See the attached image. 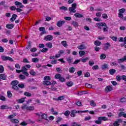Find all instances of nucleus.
I'll use <instances>...</instances> for the list:
<instances>
[{"label":"nucleus","mask_w":126,"mask_h":126,"mask_svg":"<svg viewBox=\"0 0 126 126\" xmlns=\"http://www.w3.org/2000/svg\"><path fill=\"white\" fill-rule=\"evenodd\" d=\"M19 84V82L17 80H14L11 82V85H12V88L13 90L16 91H19V88L17 85Z\"/></svg>","instance_id":"nucleus-1"},{"label":"nucleus","mask_w":126,"mask_h":126,"mask_svg":"<svg viewBox=\"0 0 126 126\" xmlns=\"http://www.w3.org/2000/svg\"><path fill=\"white\" fill-rule=\"evenodd\" d=\"M76 6H77V4L76 3L72 4L71 7H69V11L75 13L76 12Z\"/></svg>","instance_id":"nucleus-2"},{"label":"nucleus","mask_w":126,"mask_h":126,"mask_svg":"<svg viewBox=\"0 0 126 126\" xmlns=\"http://www.w3.org/2000/svg\"><path fill=\"white\" fill-rule=\"evenodd\" d=\"M1 58L2 60L4 61H9V62H13L14 61L12 58L9 56H2Z\"/></svg>","instance_id":"nucleus-3"},{"label":"nucleus","mask_w":126,"mask_h":126,"mask_svg":"<svg viewBox=\"0 0 126 126\" xmlns=\"http://www.w3.org/2000/svg\"><path fill=\"white\" fill-rule=\"evenodd\" d=\"M64 23H65V21L60 20L57 22L56 25L58 26V27L61 28L64 24Z\"/></svg>","instance_id":"nucleus-4"},{"label":"nucleus","mask_w":126,"mask_h":126,"mask_svg":"<svg viewBox=\"0 0 126 126\" xmlns=\"http://www.w3.org/2000/svg\"><path fill=\"white\" fill-rule=\"evenodd\" d=\"M105 92H111V91H113V86L109 85L106 86L105 88Z\"/></svg>","instance_id":"nucleus-5"},{"label":"nucleus","mask_w":126,"mask_h":126,"mask_svg":"<svg viewBox=\"0 0 126 126\" xmlns=\"http://www.w3.org/2000/svg\"><path fill=\"white\" fill-rule=\"evenodd\" d=\"M52 40H53V35H47L44 37V41H52Z\"/></svg>","instance_id":"nucleus-6"},{"label":"nucleus","mask_w":126,"mask_h":126,"mask_svg":"<svg viewBox=\"0 0 126 126\" xmlns=\"http://www.w3.org/2000/svg\"><path fill=\"white\" fill-rule=\"evenodd\" d=\"M104 46L103 47V50L104 51H107V50H109V48L111 47V44L109 42H107L106 43H104Z\"/></svg>","instance_id":"nucleus-7"},{"label":"nucleus","mask_w":126,"mask_h":126,"mask_svg":"<svg viewBox=\"0 0 126 126\" xmlns=\"http://www.w3.org/2000/svg\"><path fill=\"white\" fill-rule=\"evenodd\" d=\"M96 26L98 27V29H101V27L106 26V23H97Z\"/></svg>","instance_id":"nucleus-8"},{"label":"nucleus","mask_w":126,"mask_h":126,"mask_svg":"<svg viewBox=\"0 0 126 126\" xmlns=\"http://www.w3.org/2000/svg\"><path fill=\"white\" fill-rule=\"evenodd\" d=\"M1 110H7V109H11V107H8L7 104L2 105L0 106Z\"/></svg>","instance_id":"nucleus-9"},{"label":"nucleus","mask_w":126,"mask_h":126,"mask_svg":"<svg viewBox=\"0 0 126 126\" xmlns=\"http://www.w3.org/2000/svg\"><path fill=\"white\" fill-rule=\"evenodd\" d=\"M6 78H7V76L5 75V74H0V80L1 79L2 80H6Z\"/></svg>","instance_id":"nucleus-10"},{"label":"nucleus","mask_w":126,"mask_h":126,"mask_svg":"<svg viewBox=\"0 0 126 126\" xmlns=\"http://www.w3.org/2000/svg\"><path fill=\"white\" fill-rule=\"evenodd\" d=\"M15 4L16 5H20L19 7V8H23V7H24V5L22 4V3L19 2L18 1H16L15 2Z\"/></svg>","instance_id":"nucleus-11"},{"label":"nucleus","mask_w":126,"mask_h":126,"mask_svg":"<svg viewBox=\"0 0 126 126\" xmlns=\"http://www.w3.org/2000/svg\"><path fill=\"white\" fill-rule=\"evenodd\" d=\"M16 17H17V15H16L15 14H13L12 15L11 18L10 19V21H11V22H14L15 19H16Z\"/></svg>","instance_id":"nucleus-12"},{"label":"nucleus","mask_w":126,"mask_h":126,"mask_svg":"<svg viewBox=\"0 0 126 126\" xmlns=\"http://www.w3.org/2000/svg\"><path fill=\"white\" fill-rule=\"evenodd\" d=\"M124 62H126V55L124 56L123 58L118 59L119 63H124Z\"/></svg>","instance_id":"nucleus-13"},{"label":"nucleus","mask_w":126,"mask_h":126,"mask_svg":"<svg viewBox=\"0 0 126 126\" xmlns=\"http://www.w3.org/2000/svg\"><path fill=\"white\" fill-rule=\"evenodd\" d=\"M98 120H99L100 122H102V121L106 122V121H108V118L105 117H98Z\"/></svg>","instance_id":"nucleus-14"},{"label":"nucleus","mask_w":126,"mask_h":126,"mask_svg":"<svg viewBox=\"0 0 126 126\" xmlns=\"http://www.w3.org/2000/svg\"><path fill=\"white\" fill-rule=\"evenodd\" d=\"M66 61L69 63V64H71L73 63V58H70V57L66 58Z\"/></svg>","instance_id":"nucleus-15"},{"label":"nucleus","mask_w":126,"mask_h":126,"mask_svg":"<svg viewBox=\"0 0 126 126\" xmlns=\"http://www.w3.org/2000/svg\"><path fill=\"white\" fill-rule=\"evenodd\" d=\"M118 117H123L124 118H126V113H125L124 111H121L118 114Z\"/></svg>","instance_id":"nucleus-16"},{"label":"nucleus","mask_w":126,"mask_h":126,"mask_svg":"<svg viewBox=\"0 0 126 126\" xmlns=\"http://www.w3.org/2000/svg\"><path fill=\"white\" fill-rule=\"evenodd\" d=\"M14 27V25L13 24H7L6 25V28L7 29H12Z\"/></svg>","instance_id":"nucleus-17"},{"label":"nucleus","mask_w":126,"mask_h":126,"mask_svg":"<svg viewBox=\"0 0 126 126\" xmlns=\"http://www.w3.org/2000/svg\"><path fill=\"white\" fill-rule=\"evenodd\" d=\"M43 85L48 86L49 85H52V83L49 81H43Z\"/></svg>","instance_id":"nucleus-18"},{"label":"nucleus","mask_w":126,"mask_h":126,"mask_svg":"<svg viewBox=\"0 0 126 126\" xmlns=\"http://www.w3.org/2000/svg\"><path fill=\"white\" fill-rule=\"evenodd\" d=\"M75 70L76 69L74 68V67H70L69 68V72H70V73H74Z\"/></svg>","instance_id":"nucleus-19"},{"label":"nucleus","mask_w":126,"mask_h":126,"mask_svg":"<svg viewBox=\"0 0 126 126\" xmlns=\"http://www.w3.org/2000/svg\"><path fill=\"white\" fill-rule=\"evenodd\" d=\"M74 15L77 18H81L83 17V15H82L81 14H79L78 13H75Z\"/></svg>","instance_id":"nucleus-20"},{"label":"nucleus","mask_w":126,"mask_h":126,"mask_svg":"<svg viewBox=\"0 0 126 126\" xmlns=\"http://www.w3.org/2000/svg\"><path fill=\"white\" fill-rule=\"evenodd\" d=\"M70 113H71V114H70L71 117L74 118V117H75V114H76V113H77V111H76L75 110H71Z\"/></svg>","instance_id":"nucleus-21"},{"label":"nucleus","mask_w":126,"mask_h":126,"mask_svg":"<svg viewBox=\"0 0 126 126\" xmlns=\"http://www.w3.org/2000/svg\"><path fill=\"white\" fill-rule=\"evenodd\" d=\"M24 99H25V98L19 99H17V101L19 104H22V103H24V102H25V100Z\"/></svg>","instance_id":"nucleus-22"},{"label":"nucleus","mask_w":126,"mask_h":126,"mask_svg":"<svg viewBox=\"0 0 126 126\" xmlns=\"http://www.w3.org/2000/svg\"><path fill=\"white\" fill-rule=\"evenodd\" d=\"M45 46L47 47V48H49V49H51V48H53V44H52L51 42H48L45 44Z\"/></svg>","instance_id":"nucleus-23"},{"label":"nucleus","mask_w":126,"mask_h":126,"mask_svg":"<svg viewBox=\"0 0 126 126\" xmlns=\"http://www.w3.org/2000/svg\"><path fill=\"white\" fill-rule=\"evenodd\" d=\"M121 122H122V120H119L118 121H116L113 123V126H120V124H119V123H121Z\"/></svg>","instance_id":"nucleus-24"},{"label":"nucleus","mask_w":126,"mask_h":126,"mask_svg":"<svg viewBox=\"0 0 126 126\" xmlns=\"http://www.w3.org/2000/svg\"><path fill=\"white\" fill-rule=\"evenodd\" d=\"M41 117V119L48 121V119H47L48 117H47V114H45V113L42 114Z\"/></svg>","instance_id":"nucleus-25"},{"label":"nucleus","mask_w":126,"mask_h":126,"mask_svg":"<svg viewBox=\"0 0 126 126\" xmlns=\"http://www.w3.org/2000/svg\"><path fill=\"white\" fill-rule=\"evenodd\" d=\"M71 25L73 26L75 28L78 27V23L76 21H73L71 23Z\"/></svg>","instance_id":"nucleus-26"},{"label":"nucleus","mask_w":126,"mask_h":126,"mask_svg":"<svg viewBox=\"0 0 126 126\" xmlns=\"http://www.w3.org/2000/svg\"><path fill=\"white\" fill-rule=\"evenodd\" d=\"M109 73L111 75H114L115 73H116V69H111L109 70Z\"/></svg>","instance_id":"nucleus-27"},{"label":"nucleus","mask_w":126,"mask_h":126,"mask_svg":"<svg viewBox=\"0 0 126 126\" xmlns=\"http://www.w3.org/2000/svg\"><path fill=\"white\" fill-rule=\"evenodd\" d=\"M10 122L13 124H18L19 123V121L16 119H11Z\"/></svg>","instance_id":"nucleus-28"},{"label":"nucleus","mask_w":126,"mask_h":126,"mask_svg":"<svg viewBox=\"0 0 126 126\" xmlns=\"http://www.w3.org/2000/svg\"><path fill=\"white\" fill-rule=\"evenodd\" d=\"M106 56L105 54H101L100 56H99V59L100 60H105L106 58Z\"/></svg>","instance_id":"nucleus-29"},{"label":"nucleus","mask_w":126,"mask_h":126,"mask_svg":"<svg viewBox=\"0 0 126 126\" xmlns=\"http://www.w3.org/2000/svg\"><path fill=\"white\" fill-rule=\"evenodd\" d=\"M66 85H67L68 87H71V86L73 85V83L72 81L67 82L66 83Z\"/></svg>","instance_id":"nucleus-30"},{"label":"nucleus","mask_w":126,"mask_h":126,"mask_svg":"<svg viewBox=\"0 0 126 126\" xmlns=\"http://www.w3.org/2000/svg\"><path fill=\"white\" fill-rule=\"evenodd\" d=\"M101 44H102V43L99 40H95L94 42V44L95 45V46H100Z\"/></svg>","instance_id":"nucleus-31"},{"label":"nucleus","mask_w":126,"mask_h":126,"mask_svg":"<svg viewBox=\"0 0 126 126\" xmlns=\"http://www.w3.org/2000/svg\"><path fill=\"white\" fill-rule=\"evenodd\" d=\"M22 110H27L28 109V105L25 104H23L22 106Z\"/></svg>","instance_id":"nucleus-32"},{"label":"nucleus","mask_w":126,"mask_h":126,"mask_svg":"<svg viewBox=\"0 0 126 126\" xmlns=\"http://www.w3.org/2000/svg\"><path fill=\"white\" fill-rule=\"evenodd\" d=\"M30 74H31V75H32V76H35V75H36V72L34 71V69H32L30 71Z\"/></svg>","instance_id":"nucleus-33"},{"label":"nucleus","mask_w":126,"mask_h":126,"mask_svg":"<svg viewBox=\"0 0 126 126\" xmlns=\"http://www.w3.org/2000/svg\"><path fill=\"white\" fill-rule=\"evenodd\" d=\"M110 38V39H112V40H113V41L114 42H117V41H118V37L117 36H113L111 35Z\"/></svg>","instance_id":"nucleus-34"},{"label":"nucleus","mask_w":126,"mask_h":126,"mask_svg":"<svg viewBox=\"0 0 126 126\" xmlns=\"http://www.w3.org/2000/svg\"><path fill=\"white\" fill-rule=\"evenodd\" d=\"M24 95H25V96H27V97H31L32 96V94L29 93L28 92H25L24 93Z\"/></svg>","instance_id":"nucleus-35"},{"label":"nucleus","mask_w":126,"mask_h":126,"mask_svg":"<svg viewBox=\"0 0 126 126\" xmlns=\"http://www.w3.org/2000/svg\"><path fill=\"white\" fill-rule=\"evenodd\" d=\"M18 87L19 88H22V89H23L24 88H25V85H24V84L21 83L18 85Z\"/></svg>","instance_id":"nucleus-36"},{"label":"nucleus","mask_w":126,"mask_h":126,"mask_svg":"<svg viewBox=\"0 0 126 126\" xmlns=\"http://www.w3.org/2000/svg\"><path fill=\"white\" fill-rule=\"evenodd\" d=\"M109 65H108V64L107 63H104V64H103L101 66V68L102 69L104 70V69H106V68H108Z\"/></svg>","instance_id":"nucleus-37"},{"label":"nucleus","mask_w":126,"mask_h":126,"mask_svg":"<svg viewBox=\"0 0 126 126\" xmlns=\"http://www.w3.org/2000/svg\"><path fill=\"white\" fill-rule=\"evenodd\" d=\"M0 100L4 102V101L6 100V98H5V97H4V96L0 94Z\"/></svg>","instance_id":"nucleus-38"},{"label":"nucleus","mask_w":126,"mask_h":126,"mask_svg":"<svg viewBox=\"0 0 126 126\" xmlns=\"http://www.w3.org/2000/svg\"><path fill=\"white\" fill-rule=\"evenodd\" d=\"M7 95L8 97V98H9L10 99V98L12 97V94L11 93V92L10 91H8L7 92Z\"/></svg>","instance_id":"nucleus-39"},{"label":"nucleus","mask_w":126,"mask_h":126,"mask_svg":"<svg viewBox=\"0 0 126 126\" xmlns=\"http://www.w3.org/2000/svg\"><path fill=\"white\" fill-rule=\"evenodd\" d=\"M79 54L80 55V57H83V56H84V55H85L86 53H85V51H80L79 52Z\"/></svg>","instance_id":"nucleus-40"},{"label":"nucleus","mask_w":126,"mask_h":126,"mask_svg":"<svg viewBox=\"0 0 126 126\" xmlns=\"http://www.w3.org/2000/svg\"><path fill=\"white\" fill-rule=\"evenodd\" d=\"M35 107L34 106H28L27 111H34Z\"/></svg>","instance_id":"nucleus-41"},{"label":"nucleus","mask_w":126,"mask_h":126,"mask_svg":"<svg viewBox=\"0 0 126 126\" xmlns=\"http://www.w3.org/2000/svg\"><path fill=\"white\" fill-rule=\"evenodd\" d=\"M109 30V28L107 26V24H106V26H104V28H103V32H107Z\"/></svg>","instance_id":"nucleus-42"},{"label":"nucleus","mask_w":126,"mask_h":126,"mask_svg":"<svg viewBox=\"0 0 126 126\" xmlns=\"http://www.w3.org/2000/svg\"><path fill=\"white\" fill-rule=\"evenodd\" d=\"M64 115V116H65V117H68V116L70 115V111H69V110H66V111H65Z\"/></svg>","instance_id":"nucleus-43"},{"label":"nucleus","mask_w":126,"mask_h":126,"mask_svg":"<svg viewBox=\"0 0 126 126\" xmlns=\"http://www.w3.org/2000/svg\"><path fill=\"white\" fill-rule=\"evenodd\" d=\"M119 13H125V12H126V9L122 8V9L119 10Z\"/></svg>","instance_id":"nucleus-44"},{"label":"nucleus","mask_w":126,"mask_h":126,"mask_svg":"<svg viewBox=\"0 0 126 126\" xmlns=\"http://www.w3.org/2000/svg\"><path fill=\"white\" fill-rule=\"evenodd\" d=\"M61 44L64 47H67V43H66V41L63 40L61 42Z\"/></svg>","instance_id":"nucleus-45"},{"label":"nucleus","mask_w":126,"mask_h":126,"mask_svg":"<svg viewBox=\"0 0 126 126\" xmlns=\"http://www.w3.org/2000/svg\"><path fill=\"white\" fill-rule=\"evenodd\" d=\"M25 78H26V77H25V76H24L22 74H20L19 75V79L21 80H24V79H25Z\"/></svg>","instance_id":"nucleus-46"},{"label":"nucleus","mask_w":126,"mask_h":126,"mask_svg":"<svg viewBox=\"0 0 126 126\" xmlns=\"http://www.w3.org/2000/svg\"><path fill=\"white\" fill-rule=\"evenodd\" d=\"M4 71V67L2 65H0V73H2Z\"/></svg>","instance_id":"nucleus-47"},{"label":"nucleus","mask_w":126,"mask_h":126,"mask_svg":"<svg viewBox=\"0 0 126 126\" xmlns=\"http://www.w3.org/2000/svg\"><path fill=\"white\" fill-rule=\"evenodd\" d=\"M90 105L92 107H95L96 106V103H95V101H94V100H92L90 101Z\"/></svg>","instance_id":"nucleus-48"},{"label":"nucleus","mask_w":126,"mask_h":126,"mask_svg":"<svg viewBox=\"0 0 126 126\" xmlns=\"http://www.w3.org/2000/svg\"><path fill=\"white\" fill-rule=\"evenodd\" d=\"M62 76L61 75V74H56L55 75V79H60V78H61V77Z\"/></svg>","instance_id":"nucleus-49"},{"label":"nucleus","mask_w":126,"mask_h":126,"mask_svg":"<svg viewBox=\"0 0 126 126\" xmlns=\"http://www.w3.org/2000/svg\"><path fill=\"white\" fill-rule=\"evenodd\" d=\"M85 86L87 87V88H92V84L89 83H86Z\"/></svg>","instance_id":"nucleus-50"},{"label":"nucleus","mask_w":126,"mask_h":126,"mask_svg":"<svg viewBox=\"0 0 126 126\" xmlns=\"http://www.w3.org/2000/svg\"><path fill=\"white\" fill-rule=\"evenodd\" d=\"M121 67L122 70V71H123V72H126V66H125V65H121Z\"/></svg>","instance_id":"nucleus-51"},{"label":"nucleus","mask_w":126,"mask_h":126,"mask_svg":"<svg viewBox=\"0 0 126 126\" xmlns=\"http://www.w3.org/2000/svg\"><path fill=\"white\" fill-rule=\"evenodd\" d=\"M32 63H38L39 62V59L37 58H32Z\"/></svg>","instance_id":"nucleus-52"},{"label":"nucleus","mask_w":126,"mask_h":126,"mask_svg":"<svg viewBox=\"0 0 126 126\" xmlns=\"http://www.w3.org/2000/svg\"><path fill=\"white\" fill-rule=\"evenodd\" d=\"M122 79H123L122 78V76H120V75L116 76L117 81H121Z\"/></svg>","instance_id":"nucleus-53"},{"label":"nucleus","mask_w":126,"mask_h":126,"mask_svg":"<svg viewBox=\"0 0 126 126\" xmlns=\"http://www.w3.org/2000/svg\"><path fill=\"white\" fill-rule=\"evenodd\" d=\"M64 95H62L58 97V101H62V100H64Z\"/></svg>","instance_id":"nucleus-54"},{"label":"nucleus","mask_w":126,"mask_h":126,"mask_svg":"<svg viewBox=\"0 0 126 126\" xmlns=\"http://www.w3.org/2000/svg\"><path fill=\"white\" fill-rule=\"evenodd\" d=\"M60 9L66 11V10H67V8L65 6H63L60 7Z\"/></svg>","instance_id":"nucleus-55"},{"label":"nucleus","mask_w":126,"mask_h":126,"mask_svg":"<svg viewBox=\"0 0 126 126\" xmlns=\"http://www.w3.org/2000/svg\"><path fill=\"white\" fill-rule=\"evenodd\" d=\"M20 125L22 126H26L28 125V124L26 123L25 121H23L20 124Z\"/></svg>","instance_id":"nucleus-56"},{"label":"nucleus","mask_w":126,"mask_h":126,"mask_svg":"<svg viewBox=\"0 0 126 126\" xmlns=\"http://www.w3.org/2000/svg\"><path fill=\"white\" fill-rule=\"evenodd\" d=\"M44 80H51V77L49 76H45L44 77Z\"/></svg>","instance_id":"nucleus-57"},{"label":"nucleus","mask_w":126,"mask_h":126,"mask_svg":"<svg viewBox=\"0 0 126 126\" xmlns=\"http://www.w3.org/2000/svg\"><path fill=\"white\" fill-rule=\"evenodd\" d=\"M89 58L88 57H86V58H83L81 59L82 63H86V61H88Z\"/></svg>","instance_id":"nucleus-58"},{"label":"nucleus","mask_w":126,"mask_h":126,"mask_svg":"<svg viewBox=\"0 0 126 126\" xmlns=\"http://www.w3.org/2000/svg\"><path fill=\"white\" fill-rule=\"evenodd\" d=\"M85 94H88V93H87V91H83L80 92V95H84Z\"/></svg>","instance_id":"nucleus-59"},{"label":"nucleus","mask_w":126,"mask_h":126,"mask_svg":"<svg viewBox=\"0 0 126 126\" xmlns=\"http://www.w3.org/2000/svg\"><path fill=\"white\" fill-rule=\"evenodd\" d=\"M118 17H120V18H122V19H123V20L125 18V17H124V14L121 13H118Z\"/></svg>","instance_id":"nucleus-60"},{"label":"nucleus","mask_w":126,"mask_h":126,"mask_svg":"<svg viewBox=\"0 0 126 126\" xmlns=\"http://www.w3.org/2000/svg\"><path fill=\"white\" fill-rule=\"evenodd\" d=\"M121 103H126V98L125 97H122L120 99Z\"/></svg>","instance_id":"nucleus-61"},{"label":"nucleus","mask_w":126,"mask_h":126,"mask_svg":"<svg viewBox=\"0 0 126 126\" xmlns=\"http://www.w3.org/2000/svg\"><path fill=\"white\" fill-rule=\"evenodd\" d=\"M76 105L77 106H78L79 107H80L82 105V104L81 103V102L80 101H77L75 102Z\"/></svg>","instance_id":"nucleus-62"},{"label":"nucleus","mask_w":126,"mask_h":126,"mask_svg":"<svg viewBox=\"0 0 126 126\" xmlns=\"http://www.w3.org/2000/svg\"><path fill=\"white\" fill-rule=\"evenodd\" d=\"M59 80H60V81H61V82H65V79H64V77H62V76L60 78Z\"/></svg>","instance_id":"nucleus-63"},{"label":"nucleus","mask_w":126,"mask_h":126,"mask_svg":"<svg viewBox=\"0 0 126 126\" xmlns=\"http://www.w3.org/2000/svg\"><path fill=\"white\" fill-rule=\"evenodd\" d=\"M79 50H83L84 49V45L81 44L80 46H78Z\"/></svg>","instance_id":"nucleus-64"}]
</instances>
